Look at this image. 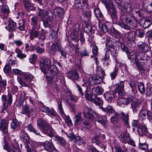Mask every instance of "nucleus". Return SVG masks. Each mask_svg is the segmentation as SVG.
<instances>
[{"instance_id": "1", "label": "nucleus", "mask_w": 152, "mask_h": 152, "mask_svg": "<svg viewBox=\"0 0 152 152\" xmlns=\"http://www.w3.org/2000/svg\"><path fill=\"white\" fill-rule=\"evenodd\" d=\"M119 22V25L122 28L129 30L130 28L135 29L138 26L137 20L134 17L130 18L129 15H122L121 16Z\"/></svg>"}, {"instance_id": "41", "label": "nucleus", "mask_w": 152, "mask_h": 152, "mask_svg": "<svg viewBox=\"0 0 152 152\" xmlns=\"http://www.w3.org/2000/svg\"><path fill=\"white\" fill-rule=\"evenodd\" d=\"M81 113H79L75 117V125H77L79 124H81L83 120L81 117Z\"/></svg>"}, {"instance_id": "13", "label": "nucleus", "mask_w": 152, "mask_h": 152, "mask_svg": "<svg viewBox=\"0 0 152 152\" xmlns=\"http://www.w3.org/2000/svg\"><path fill=\"white\" fill-rule=\"evenodd\" d=\"M124 81H121L115 85V92L116 93H118V95L120 96H123L124 94Z\"/></svg>"}, {"instance_id": "57", "label": "nucleus", "mask_w": 152, "mask_h": 152, "mask_svg": "<svg viewBox=\"0 0 152 152\" xmlns=\"http://www.w3.org/2000/svg\"><path fill=\"white\" fill-rule=\"evenodd\" d=\"M148 111V110L146 109L142 108L140 112L139 116L143 118H145Z\"/></svg>"}, {"instance_id": "42", "label": "nucleus", "mask_w": 152, "mask_h": 152, "mask_svg": "<svg viewBox=\"0 0 152 152\" xmlns=\"http://www.w3.org/2000/svg\"><path fill=\"white\" fill-rule=\"evenodd\" d=\"M54 139L56 141L63 146H64L66 144V141L62 137L57 136H56Z\"/></svg>"}, {"instance_id": "53", "label": "nucleus", "mask_w": 152, "mask_h": 152, "mask_svg": "<svg viewBox=\"0 0 152 152\" xmlns=\"http://www.w3.org/2000/svg\"><path fill=\"white\" fill-rule=\"evenodd\" d=\"M31 24L33 26L35 27V26L37 25L39 22V20L38 18L36 16L32 17L31 19Z\"/></svg>"}, {"instance_id": "21", "label": "nucleus", "mask_w": 152, "mask_h": 152, "mask_svg": "<svg viewBox=\"0 0 152 152\" xmlns=\"http://www.w3.org/2000/svg\"><path fill=\"white\" fill-rule=\"evenodd\" d=\"M75 6L78 8L83 9H87L88 5L85 0H77L74 4Z\"/></svg>"}, {"instance_id": "46", "label": "nucleus", "mask_w": 152, "mask_h": 152, "mask_svg": "<svg viewBox=\"0 0 152 152\" xmlns=\"http://www.w3.org/2000/svg\"><path fill=\"white\" fill-rule=\"evenodd\" d=\"M108 50L110 52V54L114 57H116L118 54V52L116 48L113 45H112L108 48Z\"/></svg>"}, {"instance_id": "34", "label": "nucleus", "mask_w": 152, "mask_h": 152, "mask_svg": "<svg viewBox=\"0 0 152 152\" xmlns=\"http://www.w3.org/2000/svg\"><path fill=\"white\" fill-rule=\"evenodd\" d=\"M55 12L59 18H62L64 15V11L63 9L60 7H56L54 10Z\"/></svg>"}, {"instance_id": "25", "label": "nucleus", "mask_w": 152, "mask_h": 152, "mask_svg": "<svg viewBox=\"0 0 152 152\" xmlns=\"http://www.w3.org/2000/svg\"><path fill=\"white\" fill-rule=\"evenodd\" d=\"M93 110L91 109H89L88 107H85L83 111L84 116L85 118L89 119H92L93 118Z\"/></svg>"}, {"instance_id": "22", "label": "nucleus", "mask_w": 152, "mask_h": 152, "mask_svg": "<svg viewBox=\"0 0 152 152\" xmlns=\"http://www.w3.org/2000/svg\"><path fill=\"white\" fill-rule=\"evenodd\" d=\"M82 77L84 84L86 86L88 87L90 85H94L93 80H90L91 77L89 78L87 75L84 74L82 75Z\"/></svg>"}, {"instance_id": "58", "label": "nucleus", "mask_w": 152, "mask_h": 152, "mask_svg": "<svg viewBox=\"0 0 152 152\" xmlns=\"http://www.w3.org/2000/svg\"><path fill=\"white\" fill-rule=\"evenodd\" d=\"M92 142L94 143L97 145L100 146L101 145L99 141V138L98 135H96L94 136L92 139Z\"/></svg>"}, {"instance_id": "33", "label": "nucleus", "mask_w": 152, "mask_h": 152, "mask_svg": "<svg viewBox=\"0 0 152 152\" xmlns=\"http://www.w3.org/2000/svg\"><path fill=\"white\" fill-rule=\"evenodd\" d=\"M93 98L92 99V102L99 106L102 105L103 104V102L100 98L98 97L96 94H94L93 95Z\"/></svg>"}, {"instance_id": "59", "label": "nucleus", "mask_w": 152, "mask_h": 152, "mask_svg": "<svg viewBox=\"0 0 152 152\" xmlns=\"http://www.w3.org/2000/svg\"><path fill=\"white\" fill-rule=\"evenodd\" d=\"M58 37V33L53 30H52L50 34V37L56 41L57 39H58L57 38Z\"/></svg>"}, {"instance_id": "56", "label": "nucleus", "mask_w": 152, "mask_h": 152, "mask_svg": "<svg viewBox=\"0 0 152 152\" xmlns=\"http://www.w3.org/2000/svg\"><path fill=\"white\" fill-rule=\"evenodd\" d=\"M18 25V28L20 30L23 31L25 30V22L23 20H20Z\"/></svg>"}, {"instance_id": "10", "label": "nucleus", "mask_w": 152, "mask_h": 152, "mask_svg": "<svg viewBox=\"0 0 152 152\" xmlns=\"http://www.w3.org/2000/svg\"><path fill=\"white\" fill-rule=\"evenodd\" d=\"M130 100H132L131 108L134 113H137L139 110L141 105V102L139 100H136V98L133 97L130 98Z\"/></svg>"}, {"instance_id": "61", "label": "nucleus", "mask_w": 152, "mask_h": 152, "mask_svg": "<svg viewBox=\"0 0 152 152\" xmlns=\"http://www.w3.org/2000/svg\"><path fill=\"white\" fill-rule=\"evenodd\" d=\"M113 35L114 37L117 38H120L119 39L118 41L119 42H120L121 39H122V38H120L119 32L115 29H114L113 32Z\"/></svg>"}, {"instance_id": "19", "label": "nucleus", "mask_w": 152, "mask_h": 152, "mask_svg": "<svg viewBox=\"0 0 152 152\" xmlns=\"http://www.w3.org/2000/svg\"><path fill=\"white\" fill-rule=\"evenodd\" d=\"M8 99L6 95H3L1 96V100L3 105H11L12 101V96L10 93H9L7 95Z\"/></svg>"}, {"instance_id": "60", "label": "nucleus", "mask_w": 152, "mask_h": 152, "mask_svg": "<svg viewBox=\"0 0 152 152\" xmlns=\"http://www.w3.org/2000/svg\"><path fill=\"white\" fill-rule=\"evenodd\" d=\"M75 62L76 67L78 69L80 70H82L83 67L81 63V59H77Z\"/></svg>"}, {"instance_id": "64", "label": "nucleus", "mask_w": 152, "mask_h": 152, "mask_svg": "<svg viewBox=\"0 0 152 152\" xmlns=\"http://www.w3.org/2000/svg\"><path fill=\"white\" fill-rule=\"evenodd\" d=\"M118 71V69H115L113 72L110 73V77L112 80H113L115 78L117 75Z\"/></svg>"}, {"instance_id": "8", "label": "nucleus", "mask_w": 152, "mask_h": 152, "mask_svg": "<svg viewBox=\"0 0 152 152\" xmlns=\"http://www.w3.org/2000/svg\"><path fill=\"white\" fill-rule=\"evenodd\" d=\"M62 100L61 99H59L57 100L58 109L61 115L66 122L68 126H71L72 125V121L69 117L67 116L64 113L62 107Z\"/></svg>"}, {"instance_id": "18", "label": "nucleus", "mask_w": 152, "mask_h": 152, "mask_svg": "<svg viewBox=\"0 0 152 152\" xmlns=\"http://www.w3.org/2000/svg\"><path fill=\"white\" fill-rule=\"evenodd\" d=\"M68 77L73 81L78 80L80 78L76 70L71 69L67 72Z\"/></svg>"}, {"instance_id": "11", "label": "nucleus", "mask_w": 152, "mask_h": 152, "mask_svg": "<svg viewBox=\"0 0 152 152\" xmlns=\"http://www.w3.org/2000/svg\"><path fill=\"white\" fill-rule=\"evenodd\" d=\"M61 46V41L59 39H57L51 46V49L50 51V54L53 56L55 55L56 52L58 50Z\"/></svg>"}, {"instance_id": "47", "label": "nucleus", "mask_w": 152, "mask_h": 152, "mask_svg": "<svg viewBox=\"0 0 152 152\" xmlns=\"http://www.w3.org/2000/svg\"><path fill=\"white\" fill-rule=\"evenodd\" d=\"M141 22L142 23H140V24L145 28H146L149 27L151 24V21L149 19L142 20Z\"/></svg>"}, {"instance_id": "50", "label": "nucleus", "mask_w": 152, "mask_h": 152, "mask_svg": "<svg viewBox=\"0 0 152 152\" xmlns=\"http://www.w3.org/2000/svg\"><path fill=\"white\" fill-rule=\"evenodd\" d=\"M83 15L85 18V20L88 22H89L91 18V11L90 10L86 11L84 13Z\"/></svg>"}, {"instance_id": "29", "label": "nucleus", "mask_w": 152, "mask_h": 152, "mask_svg": "<svg viewBox=\"0 0 152 152\" xmlns=\"http://www.w3.org/2000/svg\"><path fill=\"white\" fill-rule=\"evenodd\" d=\"M138 148L140 149L143 151L147 150L148 148V145L146 142L145 139L140 140Z\"/></svg>"}, {"instance_id": "35", "label": "nucleus", "mask_w": 152, "mask_h": 152, "mask_svg": "<svg viewBox=\"0 0 152 152\" xmlns=\"http://www.w3.org/2000/svg\"><path fill=\"white\" fill-rule=\"evenodd\" d=\"M120 48L123 51L125 52L127 55H130L131 53V50L128 49L126 45L120 42Z\"/></svg>"}, {"instance_id": "45", "label": "nucleus", "mask_w": 152, "mask_h": 152, "mask_svg": "<svg viewBox=\"0 0 152 152\" xmlns=\"http://www.w3.org/2000/svg\"><path fill=\"white\" fill-rule=\"evenodd\" d=\"M95 14L98 20H102L103 18V15L98 8H96L94 10Z\"/></svg>"}, {"instance_id": "37", "label": "nucleus", "mask_w": 152, "mask_h": 152, "mask_svg": "<svg viewBox=\"0 0 152 152\" xmlns=\"http://www.w3.org/2000/svg\"><path fill=\"white\" fill-rule=\"evenodd\" d=\"M37 13L38 16L40 18H44L48 15L45 11L39 8L37 10Z\"/></svg>"}, {"instance_id": "40", "label": "nucleus", "mask_w": 152, "mask_h": 152, "mask_svg": "<svg viewBox=\"0 0 152 152\" xmlns=\"http://www.w3.org/2000/svg\"><path fill=\"white\" fill-rule=\"evenodd\" d=\"M92 92L95 94L100 95L103 93V89L99 86H97L96 87H94L92 89Z\"/></svg>"}, {"instance_id": "38", "label": "nucleus", "mask_w": 152, "mask_h": 152, "mask_svg": "<svg viewBox=\"0 0 152 152\" xmlns=\"http://www.w3.org/2000/svg\"><path fill=\"white\" fill-rule=\"evenodd\" d=\"M16 25V24L15 22L11 20V22L9 23L8 26L6 27V28L9 32H12L15 29Z\"/></svg>"}, {"instance_id": "20", "label": "nucleus", "mask_w": 152, "mask_h": 152, "mask_svg": "<svg viewBox=\"0 0 152 152\" xmlns=\"http://www.w3.org/2000/svg\"><path fill=\"white\" fill-rule=\"evenodd\" d=\"M29 34L30 39L33 40L34 38H37L39 36V31L38 29L36 28V27L33 26L30 30Z\"/></svg>"}, {"instance_id": "3", "label": "nucleus", "mask_w": 152, "mask_h": 152, "mask_svg": "<svg viewBox=\"0 0 152 152\" xmlns=\"http://www.w3.org/2000/svg\"><path fill=\"white\" fill-rule=\"evenodd\" d=\"M39 64L41 71L45 75L47 73L46 68L50 69L51 73L53 74L56 72L57 71V68L53 64H52L51 61L48 58L45 59L41 58L39 62Z\"/></svg>"}, {"instance_id": "6", "label": "nucleus", "mask_w": 152, "mask_h": 152, "mask_svg": "<svg viewBox=\"0 0 152 152\" xmlns=\"http://www.w3.org/2000/svg\"><path fill=\"white\" fill-rule=\"evenodd\" d=\"M96 71L98 77L94 76L91 77L90 80H93L94 85L101 84L103 81L105 75L104 71L100 66H97Z\"/></svg>"}, {"instance_id": "54", "label": "nucleus", "mask_w": 152, "mask_h": 152, "mask_svg": "<svg viewBox=\"0 0 152 152\" xmlns=\"http://www.w3.org/2000/svg\"><path fill=\"white\" fill-rule=\"evenodd\" d=\"M47 31L44 29H42V32L40 33L39 37V39L42 41H44L46 38Z\"/></svg>"}, {"instance_id": "7", "label": "nucleus", "mask_w": 152, "mask_h": 152, "mask_svg": "<svg viewBox=\"0 0 152 152\" xmlns=\"http://www.w3.org/2000/svg\"><path fill=\"white\" fill-rule=\"evenodd\" d=\"M4 148L8 152H19L20 151L19 145L16 140H15L14 142H11L12 147L9 145L8 143L5 140H4Z\"/></svg>"}, {"instance_id": "63", "label": "nucleus", "mask_w": 152, "mask_h": 152, "mask_svg": "<svg viewBox=\"0 0 152 152\" xmlns=\"http://www.w3.org/2000/svg\"><path fill=\"white\" fill-rule=\"evenodd\" d=\"M0 10L1 12L4 14H8L10 12L8 7L7 6H2Z\"/></svg>"}, {"instance_id": "5", "label": "nucleus", "mask_w": 152, "mask_h": 152, "mask_svg": "<svg viewBox=\"0 0 152 152\" xmlns=\"http://www.w3.org/2000/svg\"><path fill=\"white\" fill-rule=\"evenodd\" d=\"M102 110L106 112L109 115L112 116L110 119V122L115 124L117 123L119 119V115L110 106L108 105L106 108H102Z\"/></svg>"}, {"instance_id": "12", "label": "nucleus", "mask_w": 152, "mask_h": 152, "mask_svg": "<svg viewBox=\"0 0 152 152\" xmlns=\"http://www.w3.org/2000/svg\"><path fill=\"white\" fill-rule=\"evenodd\" d=\"M136 65L138 68L139 72L142 75L144 73L148 72L150 67V66L144 63L143 62H139L137 61L136 63Z\"/></svg>"}, {"instance_id": "55", "label": "nucleus", "mask_w": 152, "mask_h": 152, "mask_svg": "<svg viewBox=\"0 0 152 152\" xmlns=\"http://www.w3.org/2000/svg\"><path fill=\"white\" fill-rule=\"evenodd\" d=\"M83 124H82V126L83 128L86 129H89L91 127L90 124L88 121L83 120Z\"/></svg>"}, {"instance_id": "39", "label": "nucleus", "mask_w": 152, "mask_h": 152, "mask_svg": "<svg viewBox=\"0 0 152 152\" xmlns=\"http://www.w3.org/2000/svg\"><path fill=\"white\" fill-rule=\"evenodd\" d=\"M11 126L12 129H18L20 126V124L19 121L16 119H13L11 123Z\"/></svg>"}, {"instance_id": "31", "label": "nucleus", "mask_w": 152, "mask_h": 152, "mask_svg": "<svg viewBox=\"0 0 152 152\" xmlns=\"http://www.w3.org/2000/svg\"><path fill=\"white\" fill-rule=\"evenodd\" d=\"M120 138V140L122 142L125 143H127L130 138L129 134L127 132H123L121 134Z\"/></svg>"}, {"instance_id": "36", "label": "nucleus", "mask_w": 152, "mask_h": 152, "mask_svg": "<svg viewBox=\"0 0 152 152\" xmlns=\"http://www.w3.org/2000/svg\"><path fill=\"white\" fill-rule=\"evenodd\" d=\"M117 103L119 106L123 107L125 104H127L129 103V101L126 98H120L118 99Z\"/></svg>"}, {"instance_id": "23", "label": "nucleus", "mask_w": 152, "mask_h": 152, "mask_svg": "<svg viewBox=\"0 0 152 152\" xmlns=\"http://www.w3.org/2000/svg\"><path fill=\"white\" fill-rule=\"evenodd\" d=\"M75 26L77 27V28L76 29H74L73 32L72 33L71 38L76 41L79 40L78 34L80 27L78 24H75Z\"/></svg>"}, {"instance_id": "24", "label": "nucleus", "mask_w": 152, "mask_h": 152, "mask_svg": "<svg viewBox=\"0 0 152 152\" xmlns=\"http://www.w3.org/2000/svg\"><path fill=\"white\" fill-rule=\"evenodd\" d=\"M8 124L4 119H1L0 121V129L2 131L3 134H7L8 133Z\"/></svg>"}, {"instance_id": "32", "label": "nucleus", "mask_w": 152, "mask_h": 152, "mask_svg": "<svg viewBox=\"0 0 152 152\" xmlns=\"http://www.w3.org/2000/svg\"><path fill=\"white\" fill-rule=\"evenodd\" d=\"M139 49L144 52L148 51L150 49L149 46L145 42L137 45Z\"/></svg>"}, {"instance_id": "4", "label": "nucleus", "mask_w": 152, "mask_h": 152, "mask_svg": "<svg viewBox=\"0 0 152 152\" xmlns=\"http://www.w3.org/2000/svg\"><path fill=\"white\" fill-rule=\"evenodd\" d=\"M102 2L105 5L108 14L113 21H116L118 19V13L117 9L114 6L113 3L103 0Z\"/></svg>"}, {"instance_id": "44", "label": "nucleus", "mask_w": 152, "mask_h": 152, "mask_svg": "<svg viewBox=\"0 0 152 152\" xmlns=\"http://www.w3.org/2000/svg\"><path fill=\"white\" fill-rule=\"evenodd\" d=\"M96 120L97 122L101 123L104 126L106 125L108 122L106 117L105 116H104L103 117H98Z\"/></svg>"}, {"instance_id": "52", "label": "nucleus", "mask_w": 152, "mask_h": 152, "mask_svg": "<svg viewBox=\"0 0 152 152\" xmlns=\"http://www.w3.org/2000/svg\"><path fill=\"white\" fill-rule=\"evenodd\" d=\"M130 56L129 55L128 56V57L129 59H130L131 62L133 63L134 64L135 63H136L137 61V53H132V54H130Z\"/></svg>"}, {"instance_id": "30", "label": "nucleus", "mask_w": 152, "mask_h": 152, "mask_svg": "<svg viewBox=\"0 0 152 152\" xmlns=\"http://www.w3.org/2000/svg\"><path fill=\"white\" fill-rule=\"evenodd\" d=\"M121 117L122 119L124 121V124L126 127L129 128L128 120H129V115L128 113L125 114L123 112L121 113Z\"/></svg>"}, {"instance_id": "26", "label": "nucleus", "mask_w": 152, "mask_h": 152, "mask_svg": "<svg viewBox=\"0 0 152 152\" xmlns=\"http://www.w3.org/2000/svg\"><path fill=\"white\" fill-rule=\"evenodd\" d=\"M20 137L21 140L24 143H29V137L25 132L24 130H21Z\"/></svg>"}, {"instance_id": "16", "label": "nucleus", "mask_w": 152, "mask_h": 152, "mask_svg": "<svg viewBox=\"0 0 152 152\" xmlns=\"http://www.w3.org/2000/svg\"><path fill=\"white\" fill-rule=\"evenodd\" d=\"M21 113L24 114H27V116L30 117L31 115L34 114L35 112L32 108H30L28 105L26 104L22 107Z\"/></svg>"}, {"instance_id": "15", "label": "nucleus", "mask_w": 152, "mask_h": 152, "mask_svg": "<svg viewBox=\"0 0 152 152\" xmlns=\"http://www.w3.org/2000/svg\"><path fill=\"white\" fill-rule=\"evenodd\" d=\"M39 108L41 112H45L49 115L56 116L57 115L53 109L50 110L48 107L45 106L43 104L40 105Z\"/></svg>"}, {"instance_id": "48", "label": "nucleus", "mask_w": 152, "mask_h": 152, "mask_svg": "<svg viewBox=\"0 0 152 152\" xmlns=\"http://www.w3.org/2000/svg\"><path fill=\"white\" fill-rule=\"evenodd\" d=\"M137 131L139 135H142L147 132V129L145 126H143L142 127L138 128Z\"/></svg>"}, {"instance_id": "17", "label": "nucleus", "mask_w": 152, "mask_h": 152, "mask_svg": "<svg viewBox=\"0 0 152 152\" xmlns=\"http://www.w3.org/2000/svg\"><path fill=\"white\" fill-rule=\"evenodd\" d=\"M43 146L45 150L50 152H56V149L51 141H46L43 142Z\"/></svg>"}, {"instance_id": "51", "label": "nucleus", "mask_w": 152, "mask_h": 152, "mask_svg": "<svg viewBox=\"0 0 152 152\" xmlns=\"http://www.w3.org/2000/svg\"><path fill=\"white\" fill-rule=\"evenodd\" d=\"M138 89L142 94L145 93V88L144 84L142 83H138L137 84Z\"/></svg>"}, {"instance_id": "2", "label": "nucleus", "mask_w": 152, "mask_h": 152, "mask_svg": "<svg viewBox=\"0 0 152 152\" xmlns=\"http://www.w3.org/2000/svg\"><path fill=\"white\" fill-rule=\"evenodd\" d=\"M37 125L38 127L44 134H47L50 137H52L54 135L55 133L52 126L43 119H38L37 120Z\"/></svg>"}, {"instance_id": "62", "label": "nucleus", "mask_w": 152, "mask_h": 152, "mask_svg": "<svg viewBox=\"0 0 152 152\" xmlns=\"http://www.w3.org/2000/svg\"><path fill=\"white\" fill-rule=\"evenodd\" d=\"M88 91V90L87 89L85 93V98L87 100L92 102V99L93 98V95L94 94H92L91 95H90V94H88L87 93Z\"/></svg>"}, {"instance_id": "43", "label": "nucleus", "mask_w": 152, "mask_h": 152, "mask_svg": "<svg viewBox=\"0 0 152 152\" xmlns=\"http://www.w3.org/2000/svg\"><path fill=\"white\" fill-rule=\"evenodd\" d=\"M27 130L30 132H32L37 135L41 136L39 132L36 129H35L31 124H29L27 126Z\"/></svg>"}, {"instance_id": "14", "label": "nucleus", "mask_w": 152, "mask_h": 152, "mask_svg": "<svg viewBox=\"0 0 152 152\" xmlns=\"http://www.w3.org/2000/svg\"><path fill=\"white\" fill-rule=\"evenodd\" d=\"M120 9V14L122 15H129L128 12L132 11V8L131 5L129 3H125L123 6H121Z\"/></svg>"}, {"instance_id": "27", "label": "nucleus", "mask_w": 152, "mask_h": 152, "mask_svg": "<svg viewBox=\"0 0 152 152\" xmlns=\"http://www.w3.org/2000/svg\"><path fill=\"white\" fill-rule=\"evenodd\" d=\"M103 96L105 99L110 103L115 97L114 92L111 91L106 92L104 94Z\"/></svg>"}, {"instance_id": "9", "label": "nucleus", "mask_w": 152, "mask_h": 152, "mask_svg": "<svg viewBox=\"0 0 152 152\" xmlns=\"http://www.w3.org/2000/svg\"><path fill=\"white\" fill-rule=\"evenodd\" d=\"M135 35V34L134 31H129L124 34L125 39L129 47L132 46V44L134 41Z\"/></svg>"}, {"instance_id": "28", "label": "nucleus", "mask_w": 152, "mask_h": 152, "mask_svg": "<svg viewBox=\"0 0 152 152\" xmlns=\"http://www.w3.org/2000/svg\"><path fill=\"white\" fill-rule=\"evenodd\" d=\"M50 14V15H48L47 16V19L43 20V24L45 27H47L51 24V21L53 20V14L52 12H50L48 13V14Z\"/></svg>"}, {"instance_id": "49", "label": "nucleus", "mask_w": 152, "mask_h": 152, "mask_svg": "<svg viewBox=\"0 0 152 152\" xmlns=\"http://www.w3.org/2000/svg\"><path fill=\"white\" fill-rule=\"evenodd\" d=\"M129 84L131 87L132 92L134 93L137 92V86L136 83L134 81H131L129 83Z\"/></svg>"}]
</instances>
